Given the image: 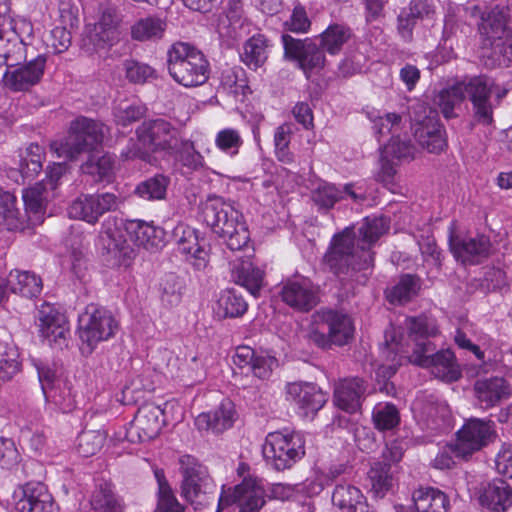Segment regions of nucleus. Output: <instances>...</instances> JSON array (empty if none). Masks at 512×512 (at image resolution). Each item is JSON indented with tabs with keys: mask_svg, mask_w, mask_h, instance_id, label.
Wrapping results in <instances>:
<instances>
[{
	"mask_svg": "<svg viewBox=\"0 0 512 512\" xmlns=\"http://www.w3.org/2000/svg\"><path fill=\"white\" fill-rule=\"evenodd\" d=\"M36 326L40 337L50 346L61 348L67 342L70 326L67 317L54 306L44 303L36 317Z\"/></svg>",
	"mask_w": 512,
	"mask_h": 512,
	"instance_id": "obj_17",
	"label": "nucleus"
},
{
	"mask_svg": "<svg viewBox=\"0 0 512 512\" xmlns=\"http://www.w3.org/2000/svg\"><path fill=\"white\" fill-rule=\"evenodd\" d=\"M459 12L463 13L466 20L478 22L479 32L489 42L491 54H484L491 60L486 65H505L512 62V32L508 30L507 13L504 8L496 6L487 12H482L481 7L473 1L467 2Z\"/></svg>",
	"mask_w": 512,
	"mask_h": 512,
	"instance_id": "obj_5",
	"label": "nucleus"
},
{
	"mask_svg": "<svg viewBox=\"0 0 512 512\" xmlns=\"http://www.w3.org/2000/svg\"><path fill=\"white\" fill-rule=\"evenodd\" d=\"M19 215L20 212L16 208V197L8 191L0 190V228L18 229L21 225Z\"/></svg>",
	"mask_w": 512,
	"mask_h": 512,
	"instance_id": "obj_44",
	"label": "nucleus"
},
{
	"mask_svg": "<svg viewBox=\"0 0 512 512\" xmlns=\"http://www.w3.org/2000/svg\"><path fill=\"white\" fill-rule=\"evenodd\" d=\"M281 296L287 305L299 311H309L317 304L316 291L307 279L287 282Z\"/></svg>",
	"mask_w": 512,
	"mask_h": 512,
	"instance_id": "obj_25",
	"label": "nucleus"
},
{
	"mask_svg": "<svg viewBox=\"0 0 512 512\" xmlns=\"http://www.w3.org/2000/svg\"><path fill=\"white\" fill-rule=\"evenodd\" d=\"M450 249L457 261L463 264H477L488 256L490 242L485 236L460 238L451 235Z\"/></svg>",
	"mask_w": 512,
	"mask_h": 512,
	"instance_id": "obj_24",
	"label": "nucleus"
},
{
	"mask_svg": "<svg viewBox=\"0 0 512 512\" xmlns=\"http://www.w3.org/2000/svg\"><path fill=\"white\" fill-rule=\"evenodd\" d=\"M352 36L350 28L342 24L329 25L320 35L319 46L330 55H337Z\"/></svg>",
	"mask_w": 512,
	"mask_h": 512,
	"instance_id": "obj_40",
	"label": "nucleus"
},
{
	"mask_svg": "<svg viewBox=\"0 0 512 512\" xmlns=\"http://www.w3.org/2000/svg\"><path fill=\"white\" fill-rule=\"evenodd\" d=\"M388 229L384 218H366L358 228V239L353 228H346L334 236L325 262L335 273L351 267L353 270H366L372 266L371 245Z\"/></svg>",
	"mask_w": 512,
	"mask_h": 512,
	"instance_id": "obj_3",
	"label": "nucleus"
},
{
	"mask_svg": "<svg viewBox=\"0 0 512 512\" xmlns=\"http://www.w3.org/2000/svg\"><path fill=\"white\" fill-rule=\"evenodd\" d=\"M44 151L36 143H31L21 158L20 172L25 178H34L42 170Z\"/></svg>",
	"mask_w": 512,
	"mask_h": 512,
	"instance_id": "obj_46",
	"label": "nucleus"
},
{
	"mask_svg": "<svg viewBox=\"0 0 512 512\" xmlns=\"http://www.w3.org/2000/svg\"><path fill=\"white\" fill-rule=\"evenodd\" d=\"M15 498L17 512H50L52 509L51 496L40 483L25 485Z\"/></svg>",
	"mask_w": 512,
	"mask_h": 512,
	"instance_id": "obj_26",
	"label": "nucleus"
},
{
	"mask_svg": "<svg viewBox=\"0 0 512 512\" xmlns=\"http://www.w3.org/2000/svg\"><path fill=\"white\" fill-rule=\"evenodd\" d=\"M155 476L158 483V503L155 512H182L181 505L174 496L164 475L156 471Z\"/></svg>",
	"mask_w": 512,
	"mask_h": 512,
	"instance_id": "obj_50",
	"label": "nucleus"
},
{
	"mask_svg": "<svg viewBox=\"0 0 512 512\" xmlns=\"http://www.w3.org/2000/svg\"><path fill=\"white\" fill-rule=\"evenodd\" d=\"M312 201L319 209L329 210L337 202L350 198L353 202L366 199V192L360 185L345 184L336 186L325 181L319 182L311 191Z\"/></svg>",
	"mask_w": 512,
	"mask_h": 512,
	"instance_id": "obj_21",
	"label": "nucleus"
},
{
	"mask_svg": "<svg viewBox=\"0 0 512 512\" xmlns=\"http://www.w3.org/2000/svg\"><path fill=\"white\" fill-rule=\"evenodd\" d=\"M183 475L182 495L196 508L206 507L214 493L215 484L209 476L207 469L200 465L193 457L183 456L180 460Z\"/></svg>",
	"mask_w": 512,
	"mask_h": 512,
	"instance_id": "obj_13",
	"label": "nucleus"
},
{
	"mask_svg": "<svg viewBox=\"0 0 512 512\" xmlns=\"http://www.w3.org/2000/svg\"><path fill=\"white\" fill-rule=\"evenodd\" d=\"M7 287L14 294L34 298L42 292L43 282L34 272L14 269L7 276Z\"/></svg>",
	"mask_w": 512,
	"mask_h": 512,
	"instance_id": "obj_34",
	"label": "nucleus"
},
{
	"mask_svg": "<svg viewBox=\"0 0 512 512\" xmlns=\"http://www.w3.org/2000/svg\"><path fill=\"white\" fill-rule=\"evenodd\" d=\"M419 287L416 277L404 275L395 286L386 292L387 300L392 304L406 303L416 295Z\"/></svg>",
	"mask_w": 512,
	"mask_h": 512,
	"instance_id": "obj_45",
	"label": "nucleus"
},
{
	"mask_svg": "<svg viewBox=\"0 0 512 512\" xmlns=\"http://www.w3.org/2000/svg\"><path fill=\"white\" fill-rule=\"evenodd\" d=\"M372 490L383 496L392 486V474L387 463H376L369 472Z\"/></svg>",
	"mask_w": 512,
	"mask_h": 512,
	"instance_id": "obj_59",
	"label": "nucleus"
},
{
	"mask_svg": "<svg viewBox=\"0 0 512 512\" xmlns=\"http://www.w3.org/2000/svg\"><path fill=\"white\" fill-rule=\"evenodd\" d=\"M126 235L138 247L157 251L165 244V232L153 224L132 220L127 224L108 218L102 224L98 246L105 262L112 268L127 269L136 257L135 249L127 242Z\"/></svg>",
	"mask_w": 512,
	"mask_h": 512,
	"instance_id": "obj_2",
	"label": "nucleus"
},
{
	"mask_svg": "<svg viewBox=\"0 0 512 512\" xmlns=\"http://www.w3.org/2000/svg\"><path fill=\"white\" fill-rule=\"evenodd\" d=\"M168 185L167 177L156 175L140 183L136 188V193L145 200H161L165 198Z\"/></svg>",
	"mask_w": 512,
	"mask_h": 512,
	"instance_id": "obj_47",
	"label": "nucleus"
},
{
	"mask_svg": "<svg viewBox=\"0 0 512 512\" xmlns=\"http://www.w3.org/2000/svg\"><path fill=\"white\" fill-rule=\"evenodd\" d=\"M262 452L267 463L276 470H285L305 454L304 440L295 432H271L265 438Z\"/></svg>",
	"mask_w": 512,
	"mask_h": 512,
	"instance_id": "obj_11",
	"label": "nucleus"
},
{
	"mask_svg": "<svg viewBox=\"0 0 512 512\" xmlns=\"http://www.w3.org/2000/svg\"><path fill=\"white\" fill-rule=\"evenodd\" d=\"M367 117L373 123V129L378 135L379 141H382V138L390 134L391 137L400 134L402 129L401 115L396 113H386L384 115H380L376 111H370L367 112Z\"/></svg>",
	"mask_w": 512,
	"mask_h": 512,
	"instance_id": "obj_43",
	"label": "nucleus"
},
{
	"mask_svg": "<svg viewBox=\"0 0 512 512\" xmlns=\"http://www.w3.org/2000/svg\"><path fill=\"white\" fill-rule=\"evenodd\" d=\"M119 322L107 309L89 305L79 315L77 334L83 353L91 354L99 343L113 338Z\"/></svg>",
	"mask_w": 512,
	"mask_h": 512,
	"instance_id": "obj_10",
	"label": "nucleus"
},
{
	"mask_svg": "<svg viewBox=\"0 0 512 512\" xmlns=\"http://www.w3.org/2000/svg\"><path fill=\"white\" fill-rule=\"evenodd\" d=\"M115 161L109 154L92 155L82 166V171L93 176L97 181L102 180L113 172Z\"/></svg>",
	"mask_w": 512,
	"mask_h": 512,
	"instance_id": "obj_54",
	"label": "nucleus"
},
{
	"mask_svg": "<svg viewBox=\"0 0 512 512\" xmlns=\"http://www.w3.org/2000/svg\"><path fill=\"white\" fill-rule=\"evenodd\" d=\"M21 363L16 348L0 344V382H7L20 371Z\"/></svg>",
	"mask_w": 512,
	"mask_h": 512,
	"instance_id": "obj_48",
	"label": "nucleus"
},
{
	"mask_svg": "<svg viewBox=\"0 0 512 512\" xmlns=\"http://www.w3.org/2000/svg\"><path fill=\"white\" fill-rule=\"evenodd\" d=\"M107 128L104 124L87 118L78 117L70 123L65 138L50 143V150L58 158L74 160L80 154L93 150L102 143Z\"/></svg>",
	"mask_w": 512,
	"mask_h": 512,
	"instance_id": "obj_9",
	"label": "nucleus"
},
{
	"mask_svg": "<svg viewBox=\"0 0 512 512\" xmlns=\"http://www.w3.org/2000/svg\"><path fill=\"white\" fill-rule=\"evenodd\" d=\"M235 417L234 404L230 400H224L214 411L198 415L195 424L200 430L220 433L233 425Z\"/></svg>",
	"mask_w": 512,
	"mask_h": 512,
	"instance_id": "obj_31",
	"label": "nucleus"
},
{
	"mask_svg": "<svg viewBox=\"0 0 512 512\" xmlns=\"http://www.w3.org/2000/svg\"><path fill=\"white\" fill-rule=\"evenodd\" d=\"M213 309L220 318H235L247 311L248 304L234 289H225L219 293Z\"/></svg>",
	"mask_w": 512,
	"mask_h": 512,
	"instance_id": "obj_38",
	"label": "nucleus"
},
{
	"mask_svg": "<svg viewBox=\"0 0 512 512\" xmlns=\"http://www.w3.org/2000/svg\"><path fill=\"white\" fill-rule=\"evenodd\" d=\"M415 138L424 149L440 153L447 146L445 130L435 117H427L415 128Z\"/></svg>",
	"mask_w": 512,
	"mask_h": 512,
	"instance_id": "obj_30",
	"label": "nucleus"
},
{
	"mask_svg": "<svg viewBox=\"0 0 512 512\" xmlns=\"http://www.w3.org/2000/svg\"><path fill=\"white\" fill-rule=\"evenodd\" d=\"M456 459H467V457L458 455L456 442L454 441L438 450L436 456L431 461V465L439 470L451 469L455 466Z\"/></svg>",
	"mask_w": 512,
	"mask_h": 512,
	"instance_id": "obj_64",
	"label": "nucleus"
},
{
	"mask_svg": "<svg viewBox=\"0 0 512 512\" xmlns=\"http://www.w3.org/2000/svg\"><path fill=\"white\" fill-rule=\"evenodd\" d=\"M496 437V426L493 421L478 418L469 419L456 433L457 453L468 458L494 442Z\"/></svg>",
	"mask_w": 512,
	"mask_h": 512,
	"instance_id": "obj_15",
	"label": "nucleus"
},
{
	"mask_svg": "<svg viewBox=\"0 0 512 512\" xmlns=\"http://www.w3.org/2000/svg\"><path fill=\"white\" fill-rule=\"evenodd\" d=\"M479 501L491 511L505 512L512 507V488L503 480H494L483 489Z\"/></svg>",
	"mask_w": 512,
	"mask_h": 512,
	"instance_id": "obj_33",
	"label": "nucleus"
},
{
	"mask_svg": "<svg viewBox=\"0 0 512 512\" xmlns=\"http://www.w3.org/2000/svg\"><path fill=\"white\" fill-rule=\"evenodd\" d=\"M120 200L113 193L87 194L75 199L68 208L71 218L95 224L106 212L116 210Z\"/></svg>",
	"mask_w": 512,
	"mask_h": 512,
	"instance_id": "obj_18",
	"label": "nucleus"
},
{
	"mask_svg": "<svg viewBox=\"0 0 512 512\" xmlns=\"http://www.w3.org/2000/svg\"><path fill=\"white\" fill-rule=\"evenodd\" d=\"M167 65L170 76L186 88L201 86L209 78V63L204 54L185 42L170 47Z\"/></svg>",
	"mask_w": 512,
	"mask_h": 512,
	"instance_id": "obj_8",
	"label": "nucleus"
},
{
	"mask_svg": "<svg viewBox=\"0 0 512 512\" xmlns=\"http://www.w3.org/2000/svg\"><path fill=\"white\" fill-rule=\"evenodd\" d=\"M242 145L243 138L235 128H224L216 133L215 146L230 157L236 156Z\"/></svg>",
	"mask_w": 512,
	"mask_h": 512,
	"instance_id": "obj_49",
	"label": "nucleus"
},
{
	"mask_svg": "<svg viewBox=\"0 0 512 512\" xmlns=\"http://www.w3.org/2000/svg\"><path fill=\"white\" fill-rule=\"evenodd\" d=\"M284 55L304 73L306 79L318 75L325 68L327 59L325 52L311 39H295L290 35H283Z\"/></svg>",
	"mask_w": 512,
	"mask_h": 512,
	"instance_id": "obj_14",
	"label": "nucleus"
},
{
	"mask_svg": "<svg viewBox=\"0 0 512 512\" xmlns=\"http://www.w3.org/2000/svg\"><path fill=\"white\" fill-rule=\"evenodd\" d=\"M173 156H177L184 166L193 170H197L204 165V158L195 150L193 142L183 140L182 138L180 146Z\"/></svg>",
	"mask_w": 512,
	"mask_h": 512,
	"instance_id": "obj_62",
	"label": "nucleus"
},
{
	"mask_svg": "<svg viewBox=\"0 0 512 512\" xmlns=\"http://www.w3.org/2000/svg\"><path fill=\"white\" fill-rule=\"evenodd\" d=\"M146 113V107L139 103H126L119 105L114 111L117 125L126 127L141 119Z\"/></svg>",
	"mask_w": 512,
	"mask_h": 512,
	"instance_id": "obj_61",
	"label": "nucleus"
},
{
	"mask_svg": "<svg viewBox=\"0 0 512 512\" xmlns=\"http://www.w3.org/2000/svg\"><path fill=\"white\" fill-rule=\"evenodd\" d=\"M232 277L238 285L244 287L254 297L259 296L264 286L263 270L256 267L249 259L234 264Z\"/></svg>",
	"mask_w": 512,
	"mask_h": 512,
	"instance_id": "obj_35",
	"label": "nucleus"
},
{
	"mask_svg": "<svg viewBox=\"0 0 512 512\" xmlns=\"http://www.w3.org/2000/svg\"><path fill=\"white\" fill-rule=\"evenodd\" d=\"M266 504V490L256 477H246L233 487L222 486L215 512L235 505L238 512H259Z\"/></svg>",
	"mask_w": 512,
	"mask_h": 512,
	"instance_id": "obj_12",
	"label": "nucleus"
},
{
	"mask_svg": "<svg viewBox=\"0 0 512 512\" xmlns=\"http://www.w3.org/2000/svg\"><path fill=\"white\" fill-rule=\"evenodd\" d=\"M244 24L242 4L239 0H231L226 10L225 18L221 20V25L229 29L227 35L236 38L240 36V31L243 29Z\"/></svg>",
	"mask_w": 512,
	"mask_h": 512,
	"instance_id": "obj_58",
	"label": "nucleus"
},
{
	"mask_svg": "<svg viewBox=\"0 0 512 512\" xmlns=\"http://www.w3.org/2000/svg\"><path fill=\"white\" fill-rule=\"evenodd\" d=\"M474 390L478 401L485 408L496 405L500 400L508 397L510 393L508 384L500 377L478 380L475 383Z\"/></svg>",
	"mask_w": 512,
	"mask_h": 512,
	"instance_id": "obj_36",
	"label": "nucleus"
},
{
	"mask_svg": "<svg viewBox=\"0 0 512 512\" xmlns=\"http://www.w3.org/2000/svg\"><path fill=\"white\" fill-rule=\"evenodd\" d=\"M136 135L137 139H130L121 152L123 160L151 162L152 154L159 152L172 156L178 150L182 138L179 129L163 118L142 122L136 129Z\"/></svg>",
	"mask_w": 512,
	"mask_h": 512,
	"instance_id": "obj_6",
	"label": "nucleus"
},
{
	"mask_svg": "<svg viewBox=\"0 0 512 512\" xmlns=\"http://www.w3.org/2000/svg\"><path fill=\"white\" fill-rule=\"evenodd\" d=\"M505 90L495 86L494 81L486 76L472 78L467 84L457 83L456 85L441 90L433 99L443 116L447 119L456 116L455 109L464 101L468 94L473 104L474 115L483 124L492 122L493 108L490 102L492 94L498 99L505 95Z\"/></svg>",
	"mask_w": 512,
	"mask_h": 512,
	"instance_id": "obj_4",
	"label": "nucleus"
},
{
	"mask_svg": "<svg viewBox=\"0 0 512 512\" xmlns=\"http://www.w3.org/2000/svg\"><path fill=\"white\" fill-rule=\"evenodd\" d=\"M120 37V19L112 11L103 12L90 33V40L97 50L115 45Z\"/></svg>",
	"mask_w": 512,
	"mask_h": 512,
	"instance_id": "obj_27",
	"label": "nucleus"
},
{
	"mask_svg": "<svg viewBox=\"0 0 512 512\" xmlns=\"http://www.w3.org/2000/svg\"><path fill=\"white\" fill-rule=\"evenodd\" d=\"M164 410L154 404H145L138 409L130 434H136L141 442L154 439L161 431L165 420Z\"/></svg>",
	"mask_w": 512,
	"mask_h": 512,
	"instance_id": "obj_23",
	"label": "nucleus"
},
{
	"mask_svg": "<svg viewBox=\"0 0 512 512\" xmlns=\"http://www.w3.org/2000/svg\"><path fill=\"white\" fill-rule=\"evenodd\" d=\"M267 58L268 44L263 35H254L246 41L241 59L249 68L256 70L262 67Z\"/></svg>",
	"mask_w": 512,
	"mask_h": 512,
	"instance_id": "obj_41",
	"label": "nucleus"
},
{
	"mask_svg": "<svg viewBox=\"0 0 512 512\" xmlns=\"http://www.w3.org/2000/svg\"><path fill=\"white\" fill-rule=\"evenodd\" d=\"M126 77L130 82L143 84L150 79L156 78V71L153 67L134 60H127L124 63Z\"/></svg>",
	"mask_w": 512,
	"mask_h": 512,
	"instance_id": "obj_63",
	"label": "nucleus"
},
{
	"mask_svg": "<svg viewBox=\"0 0 512 512\" xmlns=\"http://www.w3.org/2000/svg\"><path fill=\"white\" fill-rule=\"evenodd\" d=\"M365 388L359 378L339 381L334 389L333 402L341 410L354 413L360 409Z\"/></svg>",
	"mask_w": 512,
	"mask_h": 512,
	"instance_id": "obj_28",
	"label": "nucleus"
},
{
	"mask_svg": "<svg viewBox=\"0 0 512 512\" xmlns=\"http://www.w3.org/2000/svg\"><path fill=\"white\" fill-rule=\"evenodd\" d=\"M415 419L430 429H439L450 419L451 411L447 403L432 395L418 396L412 403Z\"/></svg>",
	"mask_w": 512,
	"mask_h": 512,
	"instance_id": "obj_22",
	"label": "nucleus"
},
{
	"mask_svg": "<svg viewBox=\"0 0 512 512\" xmlns=\"http://www.w3.org/2000/svg\"><path fill=\"white\" fill-rule=\"evenodd\" d=\"M6 24L9 29L18 36L22 45L26 39L31 38L33 35V25L29 20L21 17L10 19L4 14L0 16V43L7 38L9 33L8 29L5 28Z\"/></svg>",
	"mask_w": 512,
	"mask_h": 512,
	"instance_id": "obj_52",
	"label": "nucleus"
},
{
	"mask_svg": "<svg viewBox=\"0 0 512 512\" xmlns=\"http://www.w3.org/2000/svg\"><path fill=\"white\" fill-rule=\"evenodd\" d=\"M317 315L318 311L312 314L310 323L303 330V337L320 348H328L330 347V338L326 333L327 324L326 321L317 319Z\"/></svg>",
	"mask_w": 512,
	"mask_h": 512,
	"instance_id": "obj_57",
	"label": "nucleus"
},
{
	"mask_svg": "<svg viewBox=\"0 0 512 512\" xmlns=\"http://www.w3.org/2000/svg\"><path fill=\"white\" fill-rule=\"evenodd\" d=\"M204 222L223 237L231 250H240L248 244L249 232L241 221L242 214L232 203L219 196H209L201 205Z\"/></svg>",
	"mask_w": 512,
	"mask_h": 512,
	"instance_id": "obj_7",
	"label": "nucleus"
},
{
	"mask_svg": "<svg viewBox=\"0 0 512 512\" xmlns=\"http://www.w3.org/2000/svg\"><path fill=\"white\" fill-rule=\"evenodd\" d=\"M174 237L178 251L186 257L197 270L204 269L209 262V252L204 238H200L198 232L186 225H177L174 229Z\"/></svg>",
	"mask_w": 512,
	"mask_h": 512,
	"instance_id": "obj_19",
	"label": "nucleus"
},
{
	"mask_svg": "<svg viewBox=\"0 0 512 512\" xmlns=\"http://www.w3.org/2000/svg\"><path fill=\"white\" fill-rule=\"evenodd\" d=\"M372 417L379 430H390L400 421L398 410L390 403H378L373 409Z\"/></svg>",
	"mask_w": 512,
	"mask_h": 512,
	"instance_id": "obj_55",
	"label": "nucleus"
},
{
	"mask_svg": "<svg viewBox=\"0 0 512 512\" xmlns=\"http://www.w3.org/2000/svg\"><path fill=\"white\" fill-rule=\"evenodd\" d=\"M316 318L326 321L330 345H344L353 337L354 325L349 316L332 310H319Z\"/></svg>",
	"mask_w": 512,
	"mask_h": 512,
	"instance_id": "obj_32",
	"label": "nucleus"
},
{
	"mask_svg": "<svg viewBox=\"0 0 512 512\" xmlns=\"http://www.w3.org/2000/svg\"><path fill=\"white\" fill-rule=\"evenodd\" d=\"M413 502L417 512H447L446 495L433 487H421L414 491Z\"/></svg>",
	"mask_w": 512,
	"mask_h": 512,
	"instance_id": "obj_39",
	"label": "nucleus"
},
{
	"mask_svg": "<svg viewBox=\"0 0 512 512\" xmlns=\"http://www.w3.org/2000/svg\"><path fill=\"white\" fill-rule=\"evenodd\" d=\"M167 28L164 19L147 16L138 19L130 28L131 38L139 42H155L163 38Z\"/></svg>",
	"mask_w": 512,
	"mask_h": 512,
	"instance_id": "obj_37",
	"label": "nucleus"
},
{
	"mask_svg": "<svg viewBox=\"0 0 512 512\" xmlns=\"http://www.w3.org/2000/svg\"><path fill=\"white\" fill-rule=\"evenodd\" d=\"M332 504L340 512H376L359 488L349 483L338 484L332 493Z\"/></svg>",
	"mask_w": 512,
	"mask_h": 512,
	"instance_id": "obj_29",
	"label": "nucleus"
},
{
	"mask_svg": "<svg viewBox=\"0 0 512 512\" xmlns=\"http://www.w3.org/2000/svg\"><path fill=\"white\" fill-rule=\"evenodd\" d=\"M408 330L406 339L397 337L395 328L386 331L385 346L381 350V363H376L378 378L388 379L393 376L402 358L418 366L429 368L431 373L444 382H454L461 377L460 366L451 350H441L434 353L435 346L429 340L438 334L435 322L426 317L406 318L404 321Z\"/></svg>",
	"mask_w": 512,
	"mask_h": 512,
	"instance_id": "obj_1",
	"label": "nucleus"
},
{
	"mask_svg": "<svg viewBox=\"0 0 512 512\" xmlns=\"http://www.w3.org/2000/svg\"><path fill=\"white\" fill-rule=\"evenodd\" d=\"M46 57L38 55L23 65H10L3 75V84L12 91H27L42 79Z\"/></svg>",
	"mask_w": 512,
	"mask_h": 512,
	"instance_id": "obj_20",
	"label": "nucleus"
},
{
	"mask_svg": "<svg viewBox=\"0 0 512 512\" xmlns=\"http://www.w3.org/2000/svg\"><path fill=\"white\" fill-rule=\"evenodd\" d=\"M285 400L304 418L313 417L328 400L327 394L311 382H292L285 386Z\"/></svg>",
	"mask_w": 512,
	"mask_h": 512,
	"instance_id": "obj_16",
	"label": "nucleus"
},
{
	"mask_svg": "<svg viewBox=\"0 0 512 512\" xmlns=\"http://www.w3.org/2000/svg\"><path fill=\"white\" fill-rule=\"evenodd\" d=\"M107 434L103 430H86L78 436L77 449L80 455L89 457L101 450Z\"/></svg>",
	"mask_w": 512,
	"mask_h": 512,
	"instance_id": "obj_51",
	"label": "nucleus"
},
{
	"mask_svg": "<svg viewBox=\"0 0 512 512\" xmlns=\"http://www.w3.org/2000/svg\"><path fill=\"white\" fill-rule=\"evenodd\" d=\"M292 135V127L288 123L278 126L274 132L275 154L279 161L288 164L293 161V155L289 150Z\"/></svg>",
	"mask_w": 512,
	"mask_h": 512,
	"instance_id": "obj_56",
	"label": "nucleus"
},
{
	"mask_svg": "<svg viewBox=\"0 0 512 512\" xmlns=\"http://www.w3.org/2000/svg\"><path fill=\"white\" fill-rule=\"evenodd\" d=\"M49 189L44 182H38L23 191L22 197L26 210L35 216V221H42V214L49 198Z\"/></svg>",
	"mask_w": 512,
	"mask_h": 512,
	"instance_id": "obj_42",
	"label": "nucleus"
},
{
	"mask_svg": "<svg viewBox=\"0 0 512 512\" xmlns=\"http://www.w3.org/2000/svg\"><path fill=\"white\" fill-rule=\"evenodd\" d=\"M160 286L162 302L170 307L177 306L182 297V280L174 274H168L162 279Z\"/></svg>",
	"mask_w": 512,
	"mask_h": 512,
	"instance_id": "obj_60",
	"label": "nucleus"
},
{
	"mask_svg": "<svg viewBox=\"0 0 512 512\" xmlns=\"http://www.w3.org/2000/svg\"><path fill=\"white\" fill-rule=\"evenodd\" d=\"M414 151V146L410 143L408 137L397 134V136H392L384 145L382 153L386 158L409 160L414 157Z\"/></svg>",
	"mask_w": 512,
	"mask_h": 512,
	"instance_id": "obj_53",
	"label": "nucleus"
}]
</instances>
